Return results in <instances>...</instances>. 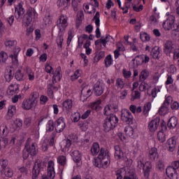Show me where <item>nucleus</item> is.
<instances>
[{
	"label": "nucleus",
	"mask_w": 179,
	"mask_h": 179,
	"mask_svg": "<svg viewBox=\"0 0 179 179\" xmlns=\"http://www.w3.org/2000/svg\"><path fill=\"white\" fill-rule=\"evenodd\" d=\"M117 125H118V117H117L115 115H110L103 120V131L105 132H110V131H113Z\"/></svg>",
	"instance_id": "nucleus-1"
},
{
	"label": "nucleus",
	"mask_w": 179,
	"mask_h": 179,
	"mask_svg": "<svg viewBox=\"0 0 179 179\" xmlns=\"http://www.w3.org/2000/svg\"><path fill=\"white\" fill-rule=\"evenodd\" d=\"M121 120L123 122H126L128 125H132L134 124V117L129 110H122Z\"/></svg>",
	"instance_id": "nucleus-2"
},
{
	"label": "nucleus",
	"mask_w": 179,
	"mask_h": 179,
	"mask_svg": "<svg viewBox=\"0 0 179 179\" xmlns=\"http://www.w3.org/2000/svg\"><path fill=\"white\" fill-rule=\"evenodd\" d=\"M43 169V162H38L37 160L33 166L31 174L32 179H38V176H40V173H41V169Z\"/></svg>",
	"instance_id": "nucleus-3"
},
{
	"label": "nucleus",
	"mask_w": 179,
	"mask_h": 179,
	"mask_svg": "<svg viewBox=\"0 0 179 179\" xmlns=\"http://www.w3.org/2000/svg\"><path fill=\"white\" fill-rule=\"evenodd\" d=\"M24 148L27 152H29V155L31 157L37 156V154L38 153V150L36 148V143H32L30 145L29 140L27 141Z\"/></svg>",
	"instance_id": "nucleus-4"
},
{
	"label": "nucleus",
	"mask_w": 179,
	"mask_h": 179,
	"mask_svg": "<svg viewBox=\"0 0 179 179\" xmlns=\"http://www.w3.org/2000/svg\"><path fill=\"white\" fill-rule=\"evenodd\" d=\"M174 51V42L167 40L164 43V52L167 57H170L171 52Z\"/></svg>",
	"instance_id": "nucleus-5"
},
{
	"label": "nucleus",
	"mask_w": 179,
	"mask_h": 179,
	"mask_svg": "<svg viewBox=\"0 0 179 179\" xmlns=\"http://www.w3.org/2000/svg\"><path fill=\"white\" fill-rule=\"evenodd\" d=\"M65 127H66V124H65V120L62 117H59L55 122L56 132H58L59 134L65 129Z\"/></svg>",
	"instance_id": "nucleus-6"
},
{
	"label": "nucleus",
	"mask_w": 179,
	"mask_h": 179,
	"mask_svg": "<svg viewBox=\"0 0 179 179\" xmlns=\"http://www.w3.org/2000/svg\"><path fill=\"white\" fill-rule=\"evenodd\" d=\"M176 22V17L173 15H169L166 20L163 22V28L164 30H171L173 29V24Z\"/></svg>",
	"instance_id": "nucleus-7"
},
{
	"label": "nucleus",
	"mask_w": 179,
	"mask_h": 179,
	"mask_svg": "<svg viewBox=\"0 0 179 179\" xmlns=\"http://www.w3.org/2000/svg\"><path fill=\"white\" fill-rule=\"evenodd\" d=\"M115 159H118L120 160H124V162H128V158L124 155V152H122V150L121 149V147L120 145H115Z\"/></svg>",
	"instance_id": "nucleus-8"
},
{
	"label": "nucleus",
	"mask_w": 179,
	"mask_h": 179,
	"mask_svg": "<svg viewBox=\"0 0 179 179\" xmlns=\"http://www.w3.org/2000/svg\"><path fill=\"white\" fill-rule=\"evenodd\" d=\"M104 152H106V150L101 148L97 158L94 159V165L95 167H98L99 169L103 167V165L101 164V160L104 159Z\"/></svg>",
	"instance_id": "nucleus-9"
},
{
	"label": "nucleus",
	"mask_w": 179,
	"mask_h": 179,
	"mask_svg": "<svg viewBox=\"0 0 179 179\" xmlns=\"http://www.w3.org/2000/svg\"><path fill=\"white\" fill-rule=\"evenodd\" d=\"M68 26V22L66 21L64 15H61L60 18L57 20V27H58L60 33L65 31V29Z\"/></svg>",
	"instance_id": "nucleus-10"
},
{
	"label": "nucleus",
	"mask_w": 179,
	"mask_h": 179,
	"mask_svg": "<svg viewBox=\"0 0 179 179\" xmlns=\"http://www.w3.org/2000/svg\"><path fill=\"white\" fill-rule=\"evenodd\" d=\"M167 177L170 179H178V173H177V169L172 166H168L166 169Z\"/></svg>",
	"instance_id": "nucleus-11"
},
{
	"label": "nucleus",
	"mask_w": 179,
	"mask_h": 179,
	"mask_svg": "<svg viewBox=\"0 0 179 179\" xmlns=\"http://www.w3.org/2000/svg\"><path fill=\"white\" fill-rule=\"evenodd\" d=\"M160 124V118L156 117L155 119L150 121L148 124V129L150 132H155L157 131V128L159 127V124Z\"/></svg>",
	"instance_id": "nucleus-12"
},
{
	"label": "nucleus",
	"mask_w": 179,
	"mask_h": 179,
	"mask_svg": "<svg viewBox=\"0 0 179 179\" xmlns=\"http://www.w3.org/2000/svg\"><path fill=\"white\" fill-rule=\"evenodd\" d=\"M37 106V101H31L29 99L28 100H24L22 103V108L24 110H31Z\"/></svg>",
	"instance_id": "nucleus-13"
},
{
	"label": "nucleus",
	"mask_w": 179,
	"mask_h": 179,
	"mask_svg": "<svg viewBox=\"0 0 179 179\" xmlns=\"http://www.w3.org/2000/svg\"><path fill=\"white\" fill-rule=\"evenodd\" d=\"M94 90L96 96H101L104 93V85L100 83H96L94 86Z\"/></svg>",
	"instance_id": "nucleus-14"
},
{
	"label": "nucleus",
	"mask_w": 179,
	"mask_h": 179,
	"mask_svg": "<svg viewBox=\"0 0 179 179\" xmlns=\"http://www.w3.org/2000/svg\"><path fill=\"white\" fill-rule=\"evenodd\" d=\"M145 178H149L152 171V163L146 162L145 166L143 169Z\"/></svg>",
	"instance_id": "nucleus-15"
},
{
	"label": "nucleus",
	"mask_w": 179,
	"mask_h": 179,
	"mask_svg": "<svg viewBox=\"0 0 179 179\" xmlns=\"http://www.w3.org/2000/svg\"><path fill=\"white\" fill-rule=\"evenodd\" d=\"M178 125V119L175 116L171 117L167 124V127H169L170 129H174Z\"/></svg>",
	"instance_id": "nucleus-16"
},
{
	"label": "nucleus",
	"mask_w": 179,
	"mask_h": 179,
	"mask_svg": "<svg viewBox=\"0 0 179 179\" xmlns=\"http://www.w3.org/2000/svg\"><path fill=\"white\" fill-rule=\"evenodd\" d=\"M149 155L150 159L152 162H155V160H157V159H159V153H157V148H151V150L149 151Z\"/></svg>",
	"instance_id": "nucleus-17"
},
{
	"label": "nucleus",
	"mask_w": 179,
	"mask_h": 179,
	"mask_svg": "<svg viewBox=\"0 0 179 179\" xmlns=\"http://www.w3.org/2000/svg\"><path fill=\"white\" fill-rule=\"evenodd\" d=\"M71 156L73 157V162L77 164L80 163V160H82V155L79 152L78 150H74L71 153Z\"/></svg>",
	"instance_id": "nucleus-18"
},
{
	"label": "nucleus",
	"mask_w": 179,
	"mask_h": 179,
	"mask_svg": "<svg viewBox=\"0 0 179 179\" xmlns=\"http://www.w3.org/2000/svg\"><path fill=\"white\" fill-rule=\"evenodd\" d=\"M150 55L154 59H159V55H160V48L159 46H155L151 50Z\"/></svg>",
	"instance_id": "nucleus-19"
},
{
	"label": "nucleus",
	"mask_w": 179,
	"mask_h": 179,
	"mask_svg": "<svg viewBox=\"0 0 179 179\" xmlns=\"http://www.w3.org/2000/svg\"><path fill=\"white\" fill-rule=\"evenodd\" d=\"M177 144V141L173 138H170L167 141V145L169 152H174L176 149V145Z\"/></svg>",
	"instance_id": "nucleus-20"
},
{
	"label": "nucleus",
	"mask_w": 179,
	"mask_h": 179,
	"mask_svg": "<svg viewBox=\"0 0 179 179\" xmlns=\"http://www.w3.org/2000/svg\"><path fill=\"white\" fill-rule=\"evenodd\" d=\"M91 153L93 156H96L99 154V152L101 151V149H100V145L98 144V143H94L92 144V146L91 147Z\"/></svg>",
	"instance_id": "nucleus-21"
},
{
	"label": "nucleus",
	"mask_w": 179,
	"mask_h": 179,
	"mask_svg": "<svg viewBox=\"0 0 179 179\" xmlns=\"http://www.w3.org/2000/svg\"><path fill=\"white\" fill-rule=\"evenodd\" d=\"M92 90L88 89L86 87H84L81 91V99L82 97L84 98V100H87L89 97H90V95L92 94Z\"/></svg>",
	"instance_id": "nucleus-22"
},
{
	"label": "nucleus",
	"mask_w": 179,
	"mask_h": 179,
	"mask_svg": "<svg viewBox=\"0 0 179 179\" xmlns=\"http://www.w3.org/2000/svg\"><path fill=\"white\" fill-rule=\"evenodd\" d=\"M15 114H16V106H8V113H7V115H8L7 120H10L11 118H13Z\"/></svg>",
	"instance_id": "nucleus-23"
},
{
	"label": "nucleus",
	"mask_w": 179,
	"mask_h": 179,
	"mask_svg": "<svg viewBox=\"0 0 179 179\" xmlns=\"http://www.w3.org/2000/svg\"><path fill=\"white\" fill-rule=\"evenodd\" d=\"M15 11L17 13L18 17L23 16L24 15V8H23V4L19 3V4L15 7Z\"/></svg>",
	"instance_id": "nucleus-24"
},
{
	"label": "nucleus",
	"mask_w": 179,
	"mask_h": 179,
	"mask_svg": "<svg viewBox=\"0 0 179 179\" xmlns=\"http://www.w3.org/2000/svg\"><path fill=\"white\" fill-rule=\"evenodd\" d=\"M63 110L69 111L72 108V100L67 99L64 101L62 103Z\"/></svg>",
	"instance_id": "nucleus-25"
},
{
	"label": "nucleus",
	"mask_w": 179,
	"mask_h": 179,
	"mask_svg": "<svg viewBox=\"0 0 179 179\" xmlns=\"http://www.w3.org/2000/svg\"><path fill=\"white\" fill-rule=\"evenodd\" d=\"M100 104H101V100H98L95 102H93L90 104V108L94 111H99L100 110Z\"/></svg>",
	"instance_id": "nucleus-26"
},
{
	"label": "nucleus",
	"mask_w": 179,
	"mask_h": 179,
	"mask_svg": "<svg viewBox=\"0 0 179 179\" xmlns=\"http://www.w3.org/2000/svg\"><path fill=\"white\" fill-rule=\"evenodd\" d=\"M150 108H152V103L148 102L144 105L143 114L145 117H148V113L150 111Z\"/></svg>",
	"instance_id": "nucleus-27"
},
{
	"label": "nucleus",
	"mask_w": 179,
	"mask_h": 179,
	"mask_svg": "<svg viewBox=\"0 0 179 179\" xmlns=\"http://www.w3.org/2000/svg\"><path fill=\"white\" fill-rule=\"evenodd\" d=\"M157 139L160 143H164L166 142V134L163 131H158Z\"/></svg>",
	"instance_id": "nucleus-28"
},
{
	"label": "nucleus",
	"mask_w": 179,
	"mask_h": 179,
	"mask_svg": "<svg viewBox=\"0 0 179 179\" xmlns=\"http://www.w3.org/2000/svg\"><path fill=\"white\" fill-rule=\"evenodd\" d=\"M134 64H135V61L136 62V66H139V65H142L143 64V56L138 55L134 59H132Z\"/></svg>",
	"instance_id": "nucleus-29"
},
{
	"label": "nucleus",
	"mask_w": 179,
	"mask_h": 179,
	"mask_svg": "<svg viewBox=\"0 0 179 179\" xmlns=\"http://www.w3.org/2000/svg\"><path fill=\"white\" fill-rule=\"evenodd\" d=\"M54 125H55V124H54V121L51 120H49L46 125V132H52V131H54V128L55 127Z\"/></svg>",
	"instance_id": "nucleus-30"
},
{
	"label": "nucleus",
	"mask_w": 179,
	"mask_h": 179,
	"mask_svg": "<svg viewBox=\"0 0 179 179\" xmlns=\"http://www.w3.org/2000/svg\"><path fill=\"white\" fill-rule=\"evenodd\" d=\"M111 113H113V106L110 105L105 106L103 113L104 115H106L107 117L114 115V114H111Z\"/></svg>",
	"instance_id": "nucleus-31"
},
{
	"label": "nucleus",
	"mask_w": 179,
	"mask_h": 179,
	"mask_svg": "<svg viewBox=\"0 0 179 179\" xmlns=\"http://www.w3.org/2000/svg\"><path fill=\"white\" fill-rule=\"evenodd\" d=\"M159 113L160 115H166V114L169 113V106H165L164 103H163L159 108Z\"/></svg>",
	"instance_id": "nucleus-32"
},
{
	"label": "nucleus",
	"mask_w": 179,
	"mask_h": 179,
	"mask_svg": "<svg viewBox=\"0 0 179 179\" xmlns=\"http://www.w3.org/2000/svg\"><path fill=\"white\" fill-rule=\"evenodd\" d=\"M15 78L17 80H24V74L22 73V70L18 69L15 73Z\"/></svg>",
	"instance_id": "nucleus-33"
},
{
	"label": "nucleus",
	"mask_w": 179,
	"mask_h": 179,
	"mask_svg": "<svg viewBox=\"0 0 179 179\" xmlns=\"http://www.w3.org/2000/svg\"><path fill=\"white\" fill-rule=\"evenodd\" d=\"M9 142V140H8L7 138L3 137L0 139V150L2 149H5L6 146H8V143Z\"/></svg>",
	"instance_id": "nucleus-34"
},
{
	"label": "nucleus",
	"mask_w": 179,
	"mask_h": 179,
	"mask_svg": "<svg viewBox=\"0 0 179 179\" xmlns=\"http://www.w3.org/2000/svg\"><path fill=\"white\" fill-rule=\"evenodd\" d=\"M57 163L60 164V166H65L66 164V157L64 155H60L57 157Z\"/></svg>",
	"instance_id": "nucleus-35"
},
{
	"label": "nucleus",
	"mask_w": 179,
	"mask_h": 179,
	"mask_svg": "<svg viewBox=\"0 0 179 179\" xmlns=\"http://www.w3.org/2000/svg\"><path fill=\"white\" fill-rule=\"evenodd\" d=\"M105 65L106 68L113 65V58H111V55H108L105 58Z\"/></svg>",
	"instance_id": "nucleus-36"
},
{
	"label": "nucleus",
	"mask_w": 179,
	"mask_h": 179,
	"mask_svg": "<svg viewBox=\"0 0 179 179\" xmlns=\"http://www.w3.org/2000/svg\"><path fill=\"white\" fill-rule=\"evenodd\" d=\"M92 20H95L96 27H100V13L97 11Z\"/></svg>",
	"instance_id": "nucleus-37"
},
{
	"label": "nucleus",
	"mask_w": 179,
	"mask_h": 179,
	"mask_svg": "<svg viewBox=\"0 0 179 179\" xmlns=\"http://www.w3.org/2000/svg\"><path fill=\"white\" fill-rule=\"evenodd\" d=\"M2 173H4L5 176L6 177H13V171L10 168H6L5 170L1 171Z\"/></svg>",
	"instance_id": "nucleus-38"
},
{
	"label": "nucleus",
	"mask_w": 179,
	"mask_h": 179,
	"mask_svg": "<svg viewBox=\"0 0 179 179\" xmlns=\"http://www.w3.org/2000/svg\"><path fill=\"white\" fill-rule=\"evenodd\" d=\"M1 128H2V131H1V136H3V138H5V136H7L8 134H9L8 127L5 124H2Z\"/></svg>",
	"instance_id": "nucleus-39"
},
{
	"label": "nucleus",
	"mask_w": 179,
	"mask_h": 179,
	"mask_svg": "<svg viewBox=\"0 0 179 179\" xmlns=\"http://www.w3.org/2000/svg\"><path fill=\"white\" fill-rule=\"evenodd\" d=\"M149 78V71L148 70H143L140 73V80L143 79V80H146V78Z\"/></svg>",
	"instance_id": "nucleus-40"
},
{
	"label": "nucleus",
	"mask_w": 179,
	"mask_h": 179,
	"mask_svg": "<svg viewBox=\"0 0 179 179\" xmlns=\"http://www.w3.org/2000/svg\"><path fill=\"white\" fill-rule=\"evenodd\" d=\"M12 70H9V71L5 74V79L6 82H10L12 79H13V73H12Z\"/></svg>",
	"instance_id": "nucleus-41"
},
{
	"label": "nucleus",
	"mask_w": 179,
	"mask_h": 179,
	"mask_svg": "<svg viewBox=\"0 0 179 179\" xmlns=\"http://www.w3.org/2000/svg\"><path fill=\"white\" fill-rule=\"evenodd\" d=\"M6 169H8V161L7 160H2L0 162V171H3Z\"/></svg>",
	"instance_id": "nucleus-42"
},
{
	"label": "nucleus",
	"mask_w": 179,
	"mask_h": 179,
	"mask_svg": "<svg viewBox=\"0 0 179 179\" xmlns=\"http://www.w3.org/2000/svg\"><path fill=\"white\" fill-rule=\"evenodd\" d=\"M124 132L128 136H134V128H132V127H126L124 129Z\"/></svg>",
	"instance_id": "nucleus-43"
},
{
	"label": "nucleus",
	"mask_w": 179,
	"mask_h": 179,
	"mask_svg": "<svg viewBox=\"0 0 179 179\" xmlns=\"http://www.w3.org/2000/svg\"><path fill=\"white\" fill-rule=\"evenodd\" d=\"M60 6L66 8L71 5V0H60Z\"/></svg>",
	"instance_id": "nucleus-44"
},
{
	"label": "nucleus",
	"mask_w": 179,
	"mask_h": 179,
	"mask_svg": "<svg viewBox=\"0 0 179 179\" xmlns=\"http://www.w3.org/2000/svg\"><path fill=\"white\" fill-rule=\"evenodd\" d=\"M6 59H8V54L5 52H1L0 53V62H6Z\"/></svg>",
	"instance_id": "nucleus-45"
},
{
	"label": "nucleus",
	"mask_w": 179,
	"mask_h": 179,
	"mask_svg": "<svg viewBox=\"0 0 179 179\" xmlns=\"http://www.w3.org/2000/svg\"><path fill=\"white\" fill-rule=\"evenodd\" d=\"M52 89H55V87H54L52 84H49L48 86V92L49 96L52 98L54 97V92L52 91Z\"/></svg>",
	"instance_id": "nucleus-46"
},
{
	"label": "nucleus",
	"mask_w": 179,
	"mask_h": 179,
	"mask_svg": "<svg viewBox=\"0 0 179 179\" xmlns=\"http://www.w3.org/2000/svg\"><path fill=\"white\" fill-rule=\"evenodd\" d=\"M106 159H108V155H107V153H106V152H104L103 159H101L102 167L103 165L107 166L110 163V161H107V160H106Z\"/></svg>",
	"instance_id": "nucleus-47"
},
{
	"label": "nucleus",
	"mask_w": 179,
	"mask_h": 179,
	"mask_svg": "<svg viewBox=\"0 0 179 179\" xmlns=\"http://www.w3.org/2000/svg\"><path fill=\"white\" fill-rule=\"evenodd\" d=\"M27 16H29L30 17H34L36 16V10L33 8H30L28 9L27 13Z\"/></svg>",
	"instance_id": "nucleus-48"
},
{
	"label": "nucleus",
	"mask_w": 179,
	"mask_h": 179,
	"mask_svg": "<svg viewBox=\"0 0 179 179\" xmlns=\"http://www.w3.org/2000/svg\"><path fill=\"white\" fill-rule=\"evenodd\" d=\"M31 98L29 99V100L31 101H36L38 103L37 99H38V97L40 96V94H38V92H34L31 94Z\"/></svg>",
	"instance_id": "nucleus-49"
},
{
	"label": "nucleus",
	"mask_w": 179,
	"mask_h": 179,
	"mask_svg": "<svg viewBox=\"0 0 179 179\" xmlns=\"http://www.w3.org/2000/svg\"><path fill=\"white\" fill-rule=\"evenodd\" d=\"M27 72L28 73L29 80H34V73L31 72V69H30V67H27Z\"/></svg>",
	"instance_id": "nucleus-50"
},
{
	"label": "nucleus",
	"mask_w": 179,
	"mask_h": 179,
	"mask_svg": "<svg viewBox=\"0 0 179 179\" xmlns=\"http://www.w3.org/2000/svg\"><path fill=\"white\" fill-rule=\"evenodd\" d=\"M57 44L58 45V47L59 48H62V43H64V38L62 37V36H59L57 38Z\"/></svg>",
	"instance_id": "nucleus-51"
},
{
	"label": "nucleus",
	"mask_w": 179,
	"mask_h": 179,
	"mask_svg": "<svg viewBox=\"0 0 179 179\" xmlns=\"http://www.w3.org/2000/svg\"><path fill=\"white\" fill-rule=\"evenodd\" d=\"M123 179H138V178L136 177V173L132 171V172H130L129 176H124Z\"/></svg>",
	"instance_id": "nucleus-52"
},
{
	"label": "nucleus",
	"mask_w": 179,
	"mask_h": 179,
	"mask_svg": "<svg viewBox=\"0 0 179 179\" xmlns=\"http://www.w3.org/2000/svg\"><path fill=\"white\" fill-rule=\"evenodd\" d=\"M59 75H61V66H58L53 73V78H57V79H59Z\"/></svg>",
	"instance_id": "nucleus-53"
},
{
	"label": "nucleus",
	"mask_w": 179,
	"mask_h": 179,
	"mask_svg": "<svg viewBox=\"0 0 179 179\" xmlns=\"http://www.w3.org/2000/svg\"><path fill=\"white\" fill-rule=\"evenodd\" d=\"M48 146H50L48 145V140H44L42 144V150L43 152H47L48 150Z\"/></svg>",
	"instance_id": "nucleus-54"
},
{
	"label": "nucleus",
	"mask_w": 179,
	"mask_h": 179,
	"mask_svg": "<svg viewBox=\"0 0 179 179\" xmlns=\"http://www.w3.org/2000/svg\"><path fill=\"white\" fill-rule=\"evenodd\" d=\"M48 177L51 179L55 178V169H49L48 170Z\"/></svg>",
	"instance_id": "nucleus-55"
},
{
	"label": "nucleus",
	"mask_w": 179,
	"mask_h": 179,
	"mask_svg": "<svg viewBox=\"0 0 179 179\" xmlns=\"http://www.w3.org/2000/svg\"><path fill=\"white\" fill-rule=\"evenodd\" d=\"M116 85L117 87H120V89H123L124 88V81H122V79L121 78H117L116 80Z\"/></svg>",
	"instance_id": "nucleus-56"
},
{
	"label": "nucleus",
	"mask_w": 179,
	"mask_h": 179,
	"mask_svg": "<svg viewBox=\"0 0 179 179\" xmlns=\"http://www.w3.org/2000/svg\"><path fill=\"white\" fill-rule=\"evenodd\" d=\"M78 126L80 127V129L82 130V131H87V125H86V124L85 123H84L83 122H81V121H80L79 122H78Z\"/></svg>",
	"instance_id": "nucleus-57"
},
{
	"label": "nucleus",
	"mask_w": 179,
	"mask_h": 179,
	"mask_svg": "<svg viewBox=\"0 0 179 179\" xmlns=\"http://www.w3.org/2000/svg\"><path fill=\"white\" fill-rule=\"evenodd\" d=\"M172 101H173V97H171V96H169L166 98L164 102V105L168 106L169 107L170 103H171Z\"/></svg>",
	"instance_id": "nucleus-58"
},
{
	"label": "nucleus",
	"mask_w": 179,
	"mask_h": 179,
	"mask_svg": "<svg viewBox=\"0 0 179 179\" xmlns=\"http://www.w3.org/2000/svg\"><path fill=\"white\" fill-rule=\"evenodd\" d=\"M136 99H141V92H139L138 91L134 92V96L133 95V96L131 99V101H134V100H136Z\"/></svg>",
	"instance_id": "nucleus-59"
},
{
	"label": "nucleus",
	"mask_w": 179,
	"mask_h": 179,
	"mask_svg": "<svg viewBox=\"0 0 179 179\" xmlns=\"http://www.w3.org/2000/svg\"><path fill=\"white\" fill-rule=\"evenodd\" d=\"M146 86H148V83H145V82L141 83L139 85L140 92H145V90H146Z\"/></svg>",
	"instance_id": "nucleus-60"
},
{
	"label": "nucleus",
	"mask_w": 179,
	"mask_h": 179,
	"mask_svg": "<svg viewBox=\"0 0 179 179\" xmlns=\"http://www.w3.org/2000/svg\"><path fill=\"white\" fill-rule=\"evenodd\" d=\"M171 30H173V31H176V33H178L179 31V23H173L172 25V29Z\"/></svg>",
	"instance_id": "nucleus-61"
},
{
	"label": "nucleus",
	"mask_w": 179,
	"mask_h": 179,
	"mask_svg": "<svg viewBox=\"0 0 179 179\" xmlns=\"http://www.w3.org/2000/svg\"><path fill=\"white\" fill-rule=\"evenodd\" d=\"M123 75H124V77L126 78H131V71H127V69H124Z\"/></svg>",
	"instance_id": "nucleus-62"
},
{
	"label": "nucleus",
	"mask_w": 179,
	"mask_h": 179,
	"mask_svg": "<svg viewBox=\"0 0 179 179\" xmlns=\"http://www.w3.org/2000/svg\"><path fill=\"white\" fill-rule=\"evenodd\" d=\"M171 167H173L176 170L178 169H179V160L173 162Z\"/></svg>",
	"instance_id": "nucleus-63"
},
{
	"label": "nucleus",
	"mask_w": 179,
	"mask_h": 179,
	"mask_svg": "<svg viewBox=\"0 0 179 179\" xmlns=\"http://www.w3.org/2000/svg\"><path fill=\"white\" fill-rule=\"evenodd\" d=\"M179 59V49H175L173 52V59Z\"/></svg>",
	"instance_id": "nucleus-64"
}]
</instances>
